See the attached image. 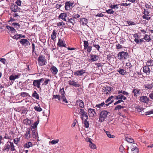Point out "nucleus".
Listing matches in <instances>:
<instances>
[{"mask_svg": "<svg viewBox=\"0 0 153 153\" xmlns=\"http://www.w3.org/2000/svg\"><path fill=\"white\" fill-rule=\"evenodd\" d=\"M76 103L79 104V107L81 109L84 108V103L82 100H77L76 101Z\"/></svg>", "mask_w": 153, "mask_h": 153, "instance_id": "nucleus-21", "label": "nucleus"}, {"mask_svg": "<svg viewBox=\"0 0 153 153\" xmlns=\"http://www.w3.org/2000/svg\"><path fill=\"white\" fill-rule=\"evenodd\" d=\"M153 114V109L152 110L150 111H148L145 112L146 115L150 114Z\"/></svg>", "mask_w": 153, "mask_h": 153, "instance_id": "nucleus-64", "label": "nucleus"}, {"mask_svg": "<svg viewBox=\"0 0 153 153\" xmlns=\"http://www.w3.org/2000/svg\"><path fill=\"white\" fill-rule=\"evenodd\" d=\"M126 140L128 143H134V140L131 137H126Z\"/></svg>", "mask_w": 153, "mask_h": 153, "instance_id": "nucleus-44", "label": "nucleus"}, {"mask_svg": "<svg viewBox=\"0 0 153 153\" xmlns=\"http://www.w3.org/2000/svg\"><path fill=\"white\" fill-rule=\"evenodd\" d=\"M30 129L29 128H27V131L25 135V138L27 139H29L30 138Z\"/></svg>", "mask_w": 153, "mask_h": 153, "instance_id": "nucleus-15", "label": "nucleus"}, {"mask_svg": "<svg viewBox=\"0 0 153 153\" xmlns=\"http://www.w3.org/2000/svg\"><path fill=\"white\" fill-rule=\"evenodd\" d=\"M6 28L12 33H15L17 32L16 30L13 26H10L7 25H6Z\"/></svg>", "mask_w": 153, "mask_h": 153, "instance_id": "nucleus-17", "label": "nucleus"}, {"mask_svg": "<svg viewBox=\"0 0 153 153\" xmlns=\"http://www.w3.org/2000/svg\"><path fill=\"white\" fill-rule=\"evenodd\" d=\"M20 8L16 4H13L10 7V9L12 11L16 12L20 10Z\"/></svg>", "mask_w": 153, "mask_h": 153, "instance_id": "nucleus-13", "label": "nucleus"}, {"mask_svg": "<svg viewBox=\"0 0 153 153\" xmlns=\"http://www.w3.org/2000/svg\"><path fill=\"white\" fill-rule=\"evenodd\" d=\"M9 79L11 81V82L9 81L6 84V86H8L11 85L13 83V82H12V81L13 80L14 81L15 79L14 76L13 75L10 76L9 78Z\"/></svg>", "mask_w": 153, "mask_h": 153, "instance_id": "nucleus-12", "label": "nucleus"}, {"mask_svg": "<svg viewBox=\"0 0 153 153\" xmlns=\"http://www.w3.org/2000/svg\"><path fill=\"white\" fill-rule=\"evenodd\" d=\"M83 70H80L74 72V75L77 76H81L83 75Z\"/></svg>", "mask_w": 153, "mask_h": 153, "instance_id": "nucleus-24", "label": "nucleus"}, {"mask_svg": "<svg viewBox=\"0 0 153 153\" xmlns=\"http://www.w3.org/2000/svg\"><path fill=\"white\" fill-rule=\"evenodd\" d=\"M20 95L22 97H30V96L28 93L26 92H22L20 93Z\"/></svg>", "mask_w": 153, "mask_h": 153, "instance_id": "nucleus-30", "label": "nucleus"}, {"mask_svg": "<svg viewBox=\"0 0 153 153\" xmlns=\"http://www.w3.org/2000/svg\"><path fill=\"white\" fill-rule=\"evenodd\" d=\"M41 83L38 79L34 80H33V85L35 87H37L40 91H41V88L40 86Z\"/></svg>", "mask_w": 153, "mask_h": 153, "instance_id": "nucleus-7", "label": "nucleus"}, {"mask_svg": "<svg viewBox=\"0 0 153 153\" xmlns=\"http://www.w3.org/2000/svg\"><path fill=\"white\" fill-rule=\"evenodd\" d=\"M134 41L136 42V43L137 44H138L142 42H144L145 41H144V40L143 39H137V38H135L134 39Z\"/></svg>", "mask_w": 153, "mask_h": 153, "instance_id": "nucleus-38", "label": "nucleus"}, {"mask_svg": "<svg viewBox=\"0 0 153 153\" xmlns=\"http://www.w3.org/2000/svg\"><path fill=\"white\" fill-rule=\"evenodd\" d=\"M109 113V112L106 110H103L102 111L100 114L99 121L101 123L104 121L105 119L107 117Z\"/></svg>", "mask_w": 153, "mask_h": 153, "instance_id": "nucleus-1", "label": "nucleus"}, {"mask_svg": "<svg viewBox=\"0 0 153 153\" xmlns=\"http://www.w3.org/2000/svg\"><path fill=\"white\" fill-rule=\"evenodd\" d=\"M88 113L90 117H93L95 114H96L95 110L91 108L88 109Z\"/></svg>", "mask_w": 153, "mask_h": 153, "instance_id": "nucleus-9", "label": "nucleus"}, {"mask_svg": "<svg viewBox=\"0 0 153 153\" xmlns=\"http://www.w3.org/2000/svg\"><path fill=\"white\" fill-rule=\"evenodd\" d=\"M52 99H57L59 101H60L61 99V96L60 95L56 94V95H53Z\"/></svg>", "mask_w": 153, "mask_h": 153, "instance_id": "nucleus-37", "label": "nucleus"}, {"mask_svg": "<svg viewBox=\"0 0 153 153\" xmlns=\"http://www.w3.org/2000/svg\"><path fill=\"white\" fill-rule=\"evenodd\" d=\"M74 108L75 112L76 113H77L78 114H79L80 113V109L78 107H76V108L75 107H74Z\"/></svg>", "mask_w": 153, "mask_h": 153, "instance_id": "nucleus-56", "label": "nucleus"}, {"mask_svg": "<svg viewBox=\"0 0 153 153\" xmlns=\"http://www.w3.org/2000/svg\"><path fill=\"white\" fill-rule=\"evenodd\" d=\"M79 22L81 23L82 25L87 26V23L88 22V20L85 18H82L80 19Z\"/></svg>", "mask_w": 153, "mask_h": 153, "instance_id": "nucleus-14", "label": "nucleus"}, {"mask_svg": "<svg viewBox=\"0 0 153 153\" xmlns=\"http://www.w3.org/2000/svg\"><path fill=\"white\" fill-rule=\"evenodd\" d=\"M9 141H8L7 143L5 144L4 147L3 149V151L4 152L5 151H7V152H8L9 150V149L10 148V144H9L8 143H9Z\"/></svg>", "mask_w": 153, "mask_h": 153, "instance_id": "nucleus-23", "label": "nucleus"}, {"mask_svg": "<svg viewBox=\"0 0 153 153\" xmlns=\"http://www.w3.org/2000/svg\"><path fill=\"white\" fill-rule=\"evenodd\" d=\"M117 72H118L120 74L122 75H124L126 73L125 70L121 68H119V70H117Z\"/></svg>", "mask_w": 153, "mask_h": 153, "instance_id": "nucleus-35", "label": "nucleus"}, {"mask_svg": "<svg viewBox=\"0 0 153 153\" xmlns=\"http://www.w3.org/2000/svg\"><path fill=\"white\" fill-rule=\"evenodd\" d=\"M61 99L62 100L63 102H64L66 103H68V101L65 97V96H61Z\"/></svg>", "mask_w": 153, "mask_h": 153, "instance_id": "nucleus-46", "label": "nucleus"}, {"mask_svg": "<svg viewBox=\"0 0 153 153\" xmlns=\"http://www.w3.org/2000/svg\"><path fill=\"white\" fill-rule=\"evenodd\" d=\"M31 123V120L28 118L24 119L23 120V124L26 125L30 126Z\"/></svg>", "mask_w": 153, "mask_h": 153, "instance_id": "nucleus-22", "label": "nucleus"}, {"mask_svg": "<svg viewBox=\"0 0 153 153\" xmlns=\"http://www.w3.org/2000/svg\"><path fill=\"white\" fill-rule=\"evenodd\" d=\"M120 151L123 153H125V151L124 150V148L122 145H121L119 148Z\"/></svg>", "mask_w": 153, "mask_h": 153, "instance_id": "nucleus-61", "label": "nucleus"}, {"mask_svg": "<svg viewBox=\"0 0 153 153\" xmlns=\"http://www.w3.org/2000/svg\"><path fill=\"white\" fill-rule=\"evenodd\" d=\"M32 131V135L33 138H39L37 131H36V129H33L31 130Z\"/></svg>", "mask_w": 153, "mask_h": 153, "instance_id": "nucleus-19", "label": "nucleus"}, {"mask_svg": "<svg viewBox=\"0 0 153 153\" xmlns=\"http://www.w3.org/2000/svg\"><path fill=\"white\" fill-rule=\"evenodd\" d=\"M149 100V98L146 96H142L140 97V101L142 102L148 103Z\"/></svg>", "mask_w": 153, "mask_h": 153, "instance_id": "nucleus-8", "label": "nucleus"}, {"mask_svg": "<svg viewBox=\"0 0 153 153\" xmlns=\"http://www.w3.org/2000/svg\"><path fill=\"white\" fill-rule=\"evenodd\" d=\"M149 67V66L147 65V66H146L143 68V72L147 75L149 74L150 72V70Z\"/></svg>", "mask_w": 153, "mask_h": 153, "instance_id": "nucleus-16", "label": "nucleus"}, {"mask_svg": "<svg viewBox=\"0 0 153 153\" xmlns=\"http://www.w3.org/2000/svg\"><path fill=\"white\" fill-rule=\"evenodd\" d=\"M147 42H149L151 40V39L150 38L149 36L148 35L146 34L144 37L143 38Z\"/></svg>", "mask_w": 153, "mask_h": 153, "instance_id": "nucleus-45", "label": "nucleus"}, {"mask_svg": "<svg viewBox=\"0 0 153 153\" xmlns=\"http://www.w3.org/2000/svg\"><path fill=\"white\" fill-rule=\"evenodd\" d=\"M146 65L149 66H153V60H148L146 63Z\"/></svg>", "mask_w": 153, "mask_h": 153, "instance_id": "nucleus-39", "label": "nucleus"}, {"mask_svg": "<svg viewBox=\"0 0 153 153\" xmlns=\"http://www.w3.org/2000/svg\"><path fill=\"white\" fill-rule=\"evenodd\" d=\"M0 61L4 65L7 64V63L6 59L4 58H0Z\"/></svg>", "mask_w": 153, "mask_h": 153, "instance_id": "nucleus-57", "label": "nucleus"}, {"mask_svg": "<svg viewBox=\"0 0 153 153\" xmlns=\"http://www.w3.org/2000/svg\"><path fill=\"white\" fill-rule=\"evenodd\" d=\"M59 141V139H57L56 140H54L52 141H50L49 142V143H50L52 144H55L58 143Z\"/></svg>", "mask_w": 153, "mask_h": 153, "instance_id": "nucleus-51", "label": "nucleus"}, {"mask_svg": "<svg viewBox=\"0 0 153 153\" xmlns=\"http://www.w3.org/2000/svg\"><path fill=\"white\" fill-rule=\"evenodd\" d=\"M83 123L84 125V126L85 128H88L89 127V122L87 121V120L85 119L84 121H83Z\"/></svg>", "mask_w": 153, "mask_h": 153, "instance_id": "nucleus-40", "label": "nucleus"}, {"mask_svg": "<svg viewBox=\"0 0 153 153\" xmlns=\"http://www.w3.org/2000/svg\"><path fill=\"white\" fill-rule=\"evenodd\" d=\"M125 107H126L125 106H122L120 105H117L115 107L114 110H119L122 108H124Z\"/></svg>", "mask_w": 153, "mask_h": 153, "instance_id": "nucleus-32", "label": "nucleus"}, {"mask_svg": "<svg viewBox=\"0 0 153 153\" xmlns=\"http://www.w3.org/2000/svg\"><path fill=\"white\" fill-rule=\"evenodd\" d=\"M110 8L111 9H117L118 8V4H111L110 6Z\"/></svg>", "mask_w": 153, "mask_h": 153, "instance_id": "nucleus-54", "label": "nucleus"}, {"mask_svg": "<svg viewBox=\"0 0 153 153\" xmlns=\"http://www.w3.org/2000/svg\"><path fill=\"white\" fill-rule=\"evenodd\" d=\"M56 34L57 33L56 32V31L54 30H53L52 33V34L51 36V38L54 41L55 40Z\"/></svg>", "mask_w": 153, "mask_h": 153, "instance_id": "nucleus-27", "label": "nucleus"}, {"mask_svg": "<svg viewBox=\"0 0 153 153\" xmlns=\"http://www.w3.org/2000/svg\"><path fill=\"white\" fill-rule=\"evenodd\" d=\"M76 22L75 21L74 18H71L69 19V20L66 23L67 25H68L70 27H73L74 24Z\"/></svg>", "mask_w": 153, "mask_h": 153, "instance_id": "nucleus-11", "label": "nucleus"}, {"mask_svg": "<svg viewBox=\"0 0 153 153\" xmlns=\"http://www.w3.org/2000/svg\"><path fill=\"white\" fill-rule=\"evenodd\" d=\"M144 87L145 88H147L149 89H151L153 87V85L152 83L151 84H146L144 85Z\"/></svg>", "mask_w": 153, "mask_h": 153, "instance_id": "nucleus-36", "label": "nucleus"}, {"mask_svg": "<svg viewBox=\"0 0 153 153\" xmlns=\"http://www.w3.org/2000/svg\"><path fill=\"white\" fill-rule=\"evenodd\" d=\"M32 146V143L30 142L26 143L25 144L24 147L25 148H29L30 147Z\"/></svg>", "mask_w": 153, "mask_h": 153, "instance_id": "nucleus-41", "label": "nucleus"}, {"mask_svg": "<svg viewBox=\"0 0 153 153\" xmlns=\"http://www.w3.org/2000/svg\"><path fill=\"white\" fill-rule=\"evenodd\" d=\"M105 12L108 14H112L114 12V11L112 9H109L108 10H106Z\"/></svg>", "mask_w": 153, "mask_h": 153, "instance_id": "nucleus-52", "label": "nucleus"}, {"mask_svg": "<svg viewBox=\"0 0 153 153\" xmlns=\"http://www.w3.org/2000/svg\"><path fill=\"white\" fill-rule=\"evenodd\" d=\"M69 84L70 85H73L75 87H79L80 86L79 84L77 83L76 82L73 80L70 81L69 82Z\"/></svg>", "mask_w": 153, "mask_h": 153, "instance_id": "nucleus-25", "label": "nucleus"}, {"mask_svg": "<svg viewBox=\"0 0 153 153\" xmlns=\"http://www.w3.org/2000/svg\"><path fill=\"white\" fill-rule=\"evenodd\" d=\"M80 15L77 13H76L73 14V17L74 19H76L77 18H79L80 17Z\"/></svg>", "mask_w": 153, "mask_h": 153, "instance_id": "nucleus-59", "label": "nucleus"}, {"mask_svg": "<svg viewBox=\"0 0 153 153\" xmlns=\"http://www.w3.org/2000/svg\"><path fill=\"white\" fill-rule=\"evenodd\" d=\"M47 62V59L45 58V56L40 55L38 58V63L39 66H42L46 65Z\"/></svg>", "mask_w": 153, "mask_h": 153, "instance_id": "nucleus-3", "label": "nucleus"}, {"mask_svg": "<svg viewBox=\"0 0 153 153\" xmlns=\"http://www.w3.org/2000/svg\"><path fill=\"white\" fill-rule=\"evenodd\" d=\"M105 90L106 91H107L108 92H110L113 90V88L111 87L107 86L105 88Z\"/></svg>", "mask_w": 153, "mask_h": 153, "instance_id": "nucleus-60", "label": "nucleus"}, {"mask_svg": "<svg viewBox=\"0 0 153 153\" xmlns=\"http://www.w3.org/2000/svg\"><path fill=\"white\" fill-rule=\"evenodd\" d=\"M34 109L35 110L37 111L40 112L42 111V109L40 107H38L36 106H35L34 107Z\"/></svg>", "mask_w": 153, "mask_h": 153, "instance_id": "nucleus-55", "label": "nucleus"}, {"mask_svg": "<svg viewBox=\"0 0 153 153\" xmlns=\"http://www.w3.org/2000/svg\"><path fill=\"white\" fill-rule=\"evenodd\" d=\"M12 26L17 29H18L20 28L21 26L20 24L18 23L14 22L12 24Z\"/></svg>", "mask_w": 153, "mask_h": 153, "instance_id": "nucleus-29", "label": "nucleus"}, {"mask_svg": "<svg viewBox=\"0 0 153 153\" xmlns=\"http://www.w3.org/2000/svg\"><path fill=\"white\" fill-rule=\"evenodd\" d=\"M89 146L93 149H95L97 148L96 145L92 143H91L89 144Z\"/></svg>", "mask_w": 153, "mask_h": 153, "instance_id": "nucleus-53", "label": "nucleus"}, {"mask_svg": "<svg viewBox=\"0 0 153 153\" xmlns=\"http://www.w3.org/2000/svg\"><path fill=\"white\" fill-rule=\"evenodd\" d=\"M52 73L56 74L58 72V70L54 66L52 67L50 69Z\"/></svg>", "mask_w": 153, "mask_h": 153, "instance_id": "nucleus-26", "label": "nucleus"}, {"mask_svg": "<svg viewBox=\"0 0 153 153\" xmlns=\"http://www.w3.org/2000/svg\"><path fill=\"white\" fill-rule=\"evenodd\" d=\"M39 123V120H37L35 122L34 124L32 125L30 128V130H32L33 129H36L37 128V125Z\"/></svg>", "mask_w": 153, "mask_h": 153, "instance_id": "nucleus-20", "label": "nucleus"}, {"mask_svg": "<svg viewBox=\"0 0 153 153\" xmlns=\"http://www.w3.org/2000/svg\"><path fill=\"white\" fill-rule=\"evenodd\" d=\"M19 34H16L15 35H14V36H11L13 39H15L16 40H18L19 39Z\"/></svg>", "mask_w": 153, "mask_h": 153, "instance_id": "nucleus-63", "label": "nucleus"}, {"mask_svg": "<svg viewBox=\"0 0 153 153\" xmlns=\"http://www.w3.org/2000/svg\"><path fill=\"white\" fill-rule=\"evenodd\" d=\"M57 45L59 47H63L67 48L66 45L65 43L64 40H62L60 39H59V41L57 43Z\"/></svg>", "mask_w": 153, "mask_h": 153, "instance_id": "nucleus-10", "label": "nucleus"}, {"mask_svg": "<svg viewBox=\"0 0 153 153\" xmlns=\"http://www.w3.org/2000/svg\"><path fill=\"white\" fill-rule=\"evenodd\" d=\"M122 94H120L119 95H118V96H115V99H116L117 100H122Z\"/></svg>", "mask_w": 153, "mask_h": 153, "instance_id": "nucleus-58", "label": "nucleus"}, {"mask_svg": "<svg viewBox=\"0 0 153 153\" xmlns=\"http://www.w3.org/2000/svg\"><path fill=\"white\" fill-rule=\"evenodd\" d=\"M84 42V48L85 49H87V51L88 53H90L92 50V46H89V44L88 41L85 40Z\"/></svg>", "mask_w": 153, "mask_h": 153, "instance_id": "nucleus-5", "label": "nucleus"}, {"mask_svg": "<svg viewBox=\"0 0 153 153\" xmlns=\"http://www.w3.org/2000/svg\"><path fill=\"white\" fill-rule=\"evenodd\" d=\"M140 90H138L137 89L134 88L132 91V93L134 94V95L135 97H137V94L140 93Z\"/></svg>", "mask_w": 153, "mask_h": 153, "instance_id": "nucleus-31", "label": "nucleus"}, {"mask_svg": "<svg viewBox=\"0 0 153 153\" xmlns=\"http://www.w3.org/2000/svg\"><path fill=\"white\" fill-rule=\"evenodd\" d=\"M10 144V150L12 151H13L16 150L15 148V146L14 145L13 143V142H9Z\"/></svg>", "mask_w": 153, "mask_h": 153, "instance_id": "nucleus-33", "label": "nucleus"}, {"mask_svg": "<svg viewBox=\"0 0 153 153\" xmlns=\"http://www.w3.org/2000/svg\"><path fill=\"white\" fill-rule=\"evenodd\" d=\"M65 9L67 10H68L72 9V8L74 6L75 4L74 3V2H71L70 1H68L65 3Z\"/></svg>", "mask_w": 153, "mask_h": 153, "instance_id": "nucleus-4", "label": "nucleus"}, {"mask_svg": "<svg viewBox=\"0 0 153 153\" xmlns=\"http://www.w3.org/2000/svg\"><path fill=\"white\" fill-rule=\"evenodd\" d=\"M64 88H63L62 89H60L59 91V93L61 94L62 96H65V93L64 90Z\"/></svg>", "mask_w": 153, "mask_h": 153, "instance_id": "nucleus-47", "label": "nucleus"}, {"mask_svg": "<svg viewBox=\"0 0 153 153\" xmlns=\"http://www.w3.org/2000/svg\"><path fill=\"white\" fill-rule=\"evenodd\" d=\"M107 136L109 138H114L115 137L114 135H111L109 131H105Z\"/></svg>", "mask_w": 153, "mask_h": 153, "instance_id": "nucleus-50", "label": "nucleus"}, {"mask_svg": "<svg viewBox=\"0 0 153 153\" xmlns=\"http://www.w3.org/2000/svg\"><path fill=\"white\" fill-rule=\"evenodd\" d=\"M105 105V102H102L100 104H97L96 105L95 107L99 108H101L102 107H103L104 105Z\"/></svg>", "mask_w": 153, "mask_h": 153, "instance_id": "nucleus-48", "label": "nucleus"}, {"mask_svg": "<svg viewBox=\"0 0 153 153\" xmlns=\"http://www.w3.org/2000/svg\"><path fill=\"white\" fill-rule=\"evenodd\" d=\"M93 46L96 48L97 50L99 51H100L99 50L100 48V46L99 45L97 44L96 43H95L94 42H93Z\"/></svg>", "mask_w": 153, "mask_h": 153, "instance_id": "nucleus-42", "label": "nucleus"}, {"mask_svg": "<svg viewBox=\"0 0 153 153\" xmlns=\"http://www.w3.org/2000/svg\"><path fill=\"white\" fill-rule=\"evenodd\" d=\"M80 116L81 117V118L82 120V121H83L84 117L85 118V119H86V120L88 119V116L87 115V112L85 114H81Z\"/></svg>", "mask_w": 153, "mask_h": 153, "instance_id": "nucleus-34", "label": "nucleus"}, {"mask_svg": "<svg viewBox=\"0 0 153 153\" xmlns=\"http://www.w3.org/2000/svg\"><path fill=\"white\" fill-rule=\"evenodd\" d=\"M32 97H33L34 98H35L36 99H37V100H39V95L37 94V92L36 91H34L32 95Z\"/></svg>", "mask_w": 153, "mask_h": 153, "instance_id": "nucleus-28", "label": "nucleus"}, {"mask_svg": "<svg viewBox=\"0 0 153 153\" xmlns=\"http://www.w3.org/2000/svg\"><path fill=\"white\" fill-rule=\"evenodd\" d=\"M19 42L22 45L24 46H26L30 45V42L26 39H22Z\"/></svg>", "mask_w": 153, "mask_h": 153, "instance_id": "nucleus-6", "label": "nucleus"}, {"mask_svg": "<svg viewBox=\"0 0 153 153\" xmlns=\"http://www.w3.org/2000/svg\"><path fill=\"white\" fill-rule=\"evenodd\" d=\"M66 17V13H61L59 15V17L64 21V19Z\"/></svg>", "mask_w": 153, "mask_h": 153, "instance_id": "nucleus-49", "label": "nucleus"}, {"mask_svg": "<svg viewBox=\"0 0 153 153\" xmlns=\"http://www.w3.org/2000/svg\"><path fill=\"white\" fill-rule=\"evenodd\" d=\"M127 22L129 25H134L136 24L134 22H133L131 21H127Z\"/></svg>", "mask_w": 153, "mask_h": 153, "instance_id": "nucleus-62", "label": "nucleus"}, {"mask_svg": "<svg viewBox=\"0 0 153 153\" xmlns=\"http://www.w3.org/2000/svg\"><path fill=\"white\" fill-rule=\"evenodd\" d=\"M126 68L131 69L133 67V65H131V63L128 62L126 63Z\"/></svg>", "mask_w": 153, "mask_h": 153, "instance_id": "nucleus-43", "label": "nucleus"}, {"mask_svg": "<svg viewBox=\"0 0 153 153\" xmlns=\"http://www.w3.org/2000/svg\"><path fill=\"white\" fill-rule=\"evenodd\" d=\"M117 56L119 59L122 60L129 58V56L127 52L122 51L118 53Z\"/></svg>", "mask_w": 153, "mask_h": 153, "instance_id": "nucleus-2", "label": "nucleus"}, {"mask_svg": "<svg viewBox=\"0 0 153 153\" xmlns=\"http://www.w3.org/2000/svg\"><path fill=\"white\" fill-rule=\"evenodd\" d=\"M90 58L91 62L97 60L99 58V56L93 54L90 55Z\"/></svg>", "mask_w": 153, "mask_h": 153, "instance_id": "nucleus-18", "label": "nucleus"}]
</instances>
